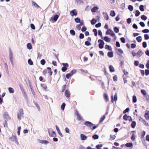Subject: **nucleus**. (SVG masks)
<instances>
[{
  "label": "nucleus",
  "mask_w": 149,
  "mask_h": 149,
  "mask_svg": "<svg viewBox=\"0 0 149 149\" xmlns=\"http://www.w3.org/2000/svg\"><path fill=\"white\" fill-rule=\"evenodd\" d=\"M62 65H63V67L62 68L61 70L63 72H65L67 69V67L69 66L68 64L67 63H62Z\"/></svg>",
  "instance_id": "obj_1"
},
{
  "label": "nucleus",
  "mask_w": 149,
  "mask_h": 149,
  "mask_svg": "<svg viewBox=\"0 0 149 149\" xmlns=\"http://www.w3.org/2000/svg\"><path fill=\"white\" fill-rule=\"evenodd\" d=\"M139 120L140 121L143 123L147 127L149 126L148 123L143 118L139 117Z\"/></svg>",
  "instance_id": "obj_2"
},
{
  "label": "nucleus",
  "mask_w": 149,
  "mask_h": 149,
  "mask_svg": "<svg viewBox=\"0 0 149 149\" xmlns=\"http://www.w3.org/2000/svg\"><path fill=\"white\" fill-rule=\"evenodd\" d=\"M98 42L99 43V47L100 49H102L104 47V42L102 40L99 39L98 40Z\"/></svg>",
  "instance_id": "obj_3"
},
{
  "label": "nucleus",
  "mask_w": 149,
  "mask_h": 149,
  "mask_svg": "<svg viewBox=\"0 0 149 149\" xmlns=\"http://www.w3.org/2000/svg\"><path fill=\"white\" fill-rule=\"evenodd\" d=\"M84 125L92 129V127L93 126V124L91 122L87 121L84 123Z\"/></svg>",
  "instance_id": "obj_4"
},
{
  "label": "nucleus",
  "mask_w": 149,
  "mask_h": 149,
  "mask_svg": "<svg viewBox=\"0 0 149 149\" xmlns=\"http://www.w3.org/2000/svg\"><path fill=\"white\" fill-rule=\"evenodd\" d=\"M10 140L14 141L17 145H19V143L17 141V140L15 136H13L9 138Z\"/></svg>",
  "instance_id": "obj_5"
},
{
  "label": "nucleus",
  "mask_w": 149,
  "mask_h": 149,
  "mask_svg": "<svg viewBox=\"0 0 149 149\" xmlns=\"http://www.w3.org/2000/svg\"><path fill=\"white\" fill-rule=\"evenodd\" d=\"M22 115H23V110L22 109H20L17 114V119L19 120H21V116Z\"/></svg>",
  "instance_id": "obj_6"
},
{
  "label": "nucleus",
  "mask_w": 149,
  "mask_h": 149,
  "mask_svg": "<svg viewBox=\"0 0 149 149\" xmlns=\"http://www.w3.org/2000/svg\"><path fill=\"white\" fill-rule=\"evenodd\" d=\"M58 17L59 16L58 15H56L54 16V17H52L50 18V19L53 22H54L57 20Z\"/></svg>",
  "instance_id": "obj_7"
},
{
  "label": "nucleus",
  "mask_w": 149,
  "mask_h": 149,
  "mask_svg": "<svg viewBox=\"0 0 149 149\" xmlns=\"http://www.w3.org/2000/svg\"><path fill=\"white\" fill-rule=\"evenodd\" d=\"M70 14L72 16H76L77 15V12L75 9L73 10L70 12Z\"/></svg>",
  "instance_id": "obj_8"
},
{
  "label": "nucleus",
  "mask_w": 149,
  "mask_h": 149,
  "mask_svg": "<svg viewBox=\"0 0 149 149\" xmlns=\"http://www.w3.org/2000/svg\"><path fill=\"white\" fill-rule=\"evenodd\" d=\"M4 118L8 120L10 119V118L7 112H5L3 113Z\"/></svg>",
  "instance_id": "obj_9"
},
{
  "label": "nucleus",
  "mask_w": 149,
  "mask_h": 149,
  "mask_svg": "<svg viewBox=\"0 0 149 149\" xmlns=\"http://www.w3.org/2000/svg\"><path fill=\"white\" fill-rule=\"evenodd\" d=\"M38 141L39 143L45 145H47L49 143V142L47 140H41L38 139Z\"/></svg>",
  "instance_id": "obj_10"
},
{
  "label": "nucleus",
  "mask_w": 149,
  "mask_h": 149,
  "mask_svg": "<svg viewBox=\"0 0 149 149\" xmlns=\"http://www.w3.org/2000/svg\"><path fill=\"white\" fill-rule=\"evenodd\" d=\"M143 54V52L142 51V50L140 49L136 53V56L137 57H139L141 56Z\"/></svg>",
  "instance_id": "obj_11"
},
{
  "label": "nucleus",
  "mask_w": 149,
  "mask_h": 149,
  "mask_svg": "<svg viewBox=\"0 0 149 149\" xmlns=\"http://www.w3.org/2000/svg\"><path fill=\"white\" fill-rule=\"evenodd\" d=\"M80 137L81 140L82 141L85 140L87 138V136L83 134H80Z\"/></svg>",
  "instance_id": "obj_12"
},
{
  "label": "nucleus",
  "mask_w": 149,
  "mask_h": 149,
  "mask_svg": "<svg viewBox=\"0 0 149 149\" xmlns=\"http://www.w3.org/2000/svg\"><path fill=\"white\" fill-rule=\"evenodd\" d=\"M65 96L67 97H70V93L68 90H66L65 91Z\"/></svg>",
  "instance_id": "obj_13"
},
{
  "label": "nucleus",
  "mask_w": 149,
  "mask_h": 149,
  "mask_svg": "<svg viewBox=\"0 0 149 149\" xmlns=\"http://www.w3.org/2000/svg\"><path fill=\"white\" fill-rule=\"evenodd\" d=\"M98 9L99 8L97 6H95L91 9V10L92 12L95 13Z\"/></svg>",
  "instance_id": "obj_14"
},
{
  "label": "nucleus",
  "mask_w": 149,
  "mask_h": 149,
  "mask_svg": "<svg viewBox=\"0 0 149 149\" xmlns=\"http://www.w3.org/2000/svg\"><path fill=\"white\" fill-rule=\"evenodd\" d=\"M104 40L107 42H109L111 41V39L110 38H109L107 36H105L104 37Z\"/></svg>",
  "instance_id": "obj_15"
},
{
  "label": "nucleus",
  "mask_w": 149,
  "mask_h": 149,
  "mask_svg": "<svg viewBox=\"0 0 149 149\" xmlns=\"http://www.w3.org/2000/svg\"><path fill=\"white\" fill-rule=\"evenodd\" d=\"M103 14L104 15V18L106 20H108L109 19L108 15L107 13L104 12Z\"/></svg>",
  "instance_id": "obj_16"
},
{
  "label": "nucleus",
  "mask_w": 149,
  "mask_h": 149,
  "mask_svg": "<svg viewBox=\"0 0 149 149\" xmlns=\"http://www.w3.org/2000/svg\"><path fill=\"white\" fill-rule=\"evenodd\" d=\"M13 54H12V51L10 49H9V58H13Z\"/></svg>",
  "instance_id": "obj_17"
},
{
  "label": "nucleus",
  "mask_w": 149,
  "mask_h": 149,
  "mask_svg": "<svg viewBox=\"0 0 149 149\" xmlns=\"http://www.w3.org/2000/svg\"><path fill=\"white\" fill-rule=\"evenodd\" d=\"M8 90L9 92L11 93H13L14 92V89L11 87H9L8 88Z\"/></svg>",
  "instance_id": "obj_18"
},
{
  "label": "nucleus",
  "mask_w": 149,
  "mask_h": 149,
  "mask_svg": "<svg viewBox=\"0 0 149 149\" xmlns=\"http://www.w3.org/2000/svg\"><path fill=\"white\" fill-rule=\"evenodd\" d=\"M109 30H110V32L109 33V35H111L112 37H114L115 36V34L113 31L110 29H109Z\"/></svg>",
  "instance_id": "obj_19"
},
{
  "label": "nucleus",
  "mask_w": 149,
  "mask_h": 149,
  "mask_svg": "<svg viewBox=\"0 0 149 149\" xmlns=\"http://www.w3.org/2000/svg\"><path fill=\"white\" fill-rule=\"evenodd\" d=\"M125 146L128 147H130L133 146V144L132 143H126Z\"/></svg>",
  "instance_id": "obj_20"
},
{
  "label": "nucleus",
  "mask_w": 149,
  "mask_h": 149,
  "mask_svg": "<svg viewBox=\"0 0 149 149\" xmlns=\"http://www.w3.org/2000/svg\"><path fill=\"white\" fill-rule=\"evenodd\" d=\"M109 69L110 71L111 72H114L115 71L114 69V68L111 65H110L109 66Z\"/></svg>",
  "instance_id": "obj_21"
},
{
  "label": "nucleus",
  "mask_w": 149,
  "mask_h": 149,
  "mask_svg": "<svg viewBox=\"0 0 149 149\" xmlns=\"http://www.w3.org/2000/svg\"><path fill=\"white\" fill-rule=\"evenodd\" d=\"M136 39L138 42H140L142 41V37L141 36H139L136 38Z\"/></svg>",
  "instance_id": "obj_22"
},
{
  "label": "nucleus",
  "mask_w": 149,
  "mask_h": 149,
  "mask_svg": "<svg viewBox=\"0 0 149 149\" xmlns=\"http://www.w3.org/2000/svg\"><path fill=\"white\" fill-rule=\"evenodd\" d=\"M27 47L28 49H32V46L31 43H28L27 45Z\"/></svg>",
  "instance_id": "obj_23"
},
{
  "label": "nucleus",
  "mask_w": 149,
  "mask_h": 149,
  "mask_svg": "<svg viewBox=\"0 0 149 149\" xmlns=\"http://www.w3.org/2000/svg\"><path fill=\"white\" fill-rule=\"evenodd\" d=\"M136 123L135 121H133L132 123L131 124V127L132 128H135V127L136 126Z\"/></svg>",
  "instance_id": "obj_24"
},
{
  "label": "nucleus",
  "mask_w": 149,
  "mask_h": 149,
  "mask_svg": "<svg viewBox=\"0 0 149 149\" xmlns=\"http://www.w3.org/2000/svg\"><path fill=\"white\" fill-rule=\"evenodd\" d=\"M108 56L110 58L112 57L113 56V53L112 52H109L107 53Z\"/></svg>",
  "instance_id": "obj_25"
},
{
  "label": "nucleus",
  "mask_w": 149,
  "mask_h": 149,
  "mask_svg": "<svg viewBox=\"0 0 149 149\" xmlns=\"http://www.w3.org/2000/svg\"><path fill=\"white\" fill-rule=\"evenodd\" d=\"M47 69L48 70V73L50 74V75H51L52 74V72L51 71V69L50 67H47Z\"/></svg>",
  "instance_id": "obj_26"
},
{
  "label": "nucleus",
  "mask_w": 149,
  "mask_h": 149,
  "mask_svg": "<svg viewBox=\"0 0 149 149\" xmlns=\"http://www.w3.org/2000/svg\"><path fill=\"white\" fill-rule=\"evenodd\" d=\"M22 94L24 97L25 99L26 100V101H28V97L27 95L26 94L25 92H24V93H22Z\"/></svg>",
  "instance_id": "obj_27"
},
{
  "label": "nucleus",
  "mask_w": 149,
  "mask_h": 149,
  "mask_svg": "<svg viewBox=\"0 0 149 149\" xmlns=\"http://www.w3.org/2000/svg\"><path fill=\"white\" fill-rule=\"evenodd\" d=\"M131 139L132 141H134L135 139V135L134 134H132L131 138Z\"/></svg>",
  "instance_id": "obj_28"
},
{
  "label": "nucleus",
  "mask_w": 149,
  "mask_h": 149,
  "mask_svg": "<svg viewBox=\"0 0 149 149\" xmlns=\"http://www.w3.org/2000/svg\"><path fill=\"white\" fill-rule=\"evenodd\" d=\"M105 48L106 49H107L108 50H112V48H111V47L109 45H106L105 46Z\"/></svg>",
  "instance_id": "obj_29"
},
{
  "label": "nucleus",
  "mask_w": 149,
  "mask_h": 149,
  "mask_svg": "<svg viewBox=\"0 0 149 149\" xmlns=\"http://www.w3.org/2000/svg\"><path fill=\"white\" fill-rule=\"evenodd\" d=\"M110 15L112 17H114L115 15V12L114 10H111L110 12Z\"/></svg>",
  "instance_id": "obj_30"
},
{
  "label": "nucleus",
  "mask_w": 149,
  "mask_h": 149,
  "mask_svg": "<svg viewBox=\"0 0 149 149\" xmlns=\"http://www.w3.org/2000/svg\"><path fill=\"white\" fill-rule=\"evenodd\" d=\"M130 116H127L126 114H125L123 117V119L125 120H127L129 119Z\"/></svg>",
  "instance_id": "obj_31"
},
{
  "label": "nucleus",
  "mask_w": 149,
  "mask_h": 149,
  "mask_svg": "<svg viewBox=\"0 0 149 149\" xmlns=\"http://www.w3.org/2000/svg\"><path fill=\"white\" fill-rule=\"evenodd\" d=\"M145 118L147 120H149V116L148 113H146L145 114Z\"/></svg>",
  "instance_id": "obj_32"
},
{
  "label": "nucleus",
  "mask_w": 149,
  "mask_h": 149,
  "mask_svg": "<svg viewBox=\"0 0 149 149\" xmlns=\"http://www.w3.org/2000/svg\"><path fill=\"white\" fill-rule=\"evenodd\" d=\"M114 32L116 33H118L119 32V29L117 27H115L113 28Z\"/></svg>",
  "instance_id": "obj_33"
},
{
  "label": "nucleus",
  "mask_w": 149,
  "mask_h": 149,
  "mask_svg": "<svg viewBox=\"0 0 149 149\" xmlns=\"http://www.w3.org/2000/svg\"><path fill=\"white\" fill-rule=\"evenodd\" d=\"M28 63L29 65H32L33 64V63L32 61L30 59H29L28 60Z\"/></svg>",
  "instance_id": "obj_34"
},
{
  "label": "nucleus",
  "mask_w": 149,
  "mask_h": 149,
  "mask_svg": "<svg viewBox=\"0 0 149 149\" xmlns=\"http://www.w3.org/2000/svg\"><path fill=\"white\" fill-rule=\"evenodd\" d=\"M77 70H72L70 73L72 76L74 74H75Z\"/></svg>",
  "instance_id": "obj_35"
},
{
  "label": "nucleus",
  "mask_w": 149,
  "mask_h": 149,
  "mask_svg": "<svg viewBox=\"0 0 149 149\" xmlns=\"http://www.w3.org/2000/svg\"><path fill=\"white\" fill-rule=\"evenodd\" d=\"M77 119L78 120H81L82 119V117L79 114H77Z\"/></svg>",
  "instance_id": "obj_36"
},
{
  "label": "nucleus",
  "mask_w": 149,
  "mask_h": 149,
  "mask_svg": "<svg viewBox=\"0 0 149 149\" xmlns=\"http://www.w3.org/2000/svg\"><path fill=\"white\" fill-rule=\"evenodd\" d=\"M97 22V21L95 19H93L91 21V23L92 24L94 25Z\"/></svg>",
  "instance_id": "obj_37"
},
{
  "label": "nucleus",
  "mask_w": 149,
  "mask_h": 149,
  "mask_svg": "<svg viewBox=\"0 0 149 149\" xmlns=\"http://www.w3.org/2000/svg\"><path fill=\"white\" fill-rule=\"evenodd\" d=\"M92 138L94 139H98L99 138L97 134H94L92 136Z\"/></svg>",
  "instance_id": "obj_38"
},
{
  "label": "nucleus",
  "mask_w": 149,
  "mask_h": 149,
  "mask_svg": "<svg viewBox=\"0 0 149 149\" xmlns=\"http://www.w3.org/2000/svg\"><path fill=\"white\" fill-rule=\"evenodd\" d=\"M132 101L134 103H135L137 101V99L136 96L134 95L133 96Z\"/></svg>",
  "instance_id": "obj_39"
},
{
  "label": "nucleus",
  "mask_w": 149,
  "mask_h": 149,
  "mask_svg": "<svg viewBox=\"0 0 149 149\" xmlns=\"http://www.w3.org/2000/svg\"><path fill=\"white\" fill-rule=\"evenodd\" d=\"M105 118H106V117H105V116L104 115L102 117H101L100 118V120L99 121V122L100 123H101L105 119Z\"/></svg>",
  "instance_id": "obj_40"
},
{
  "label": "nucleus",
  "mask_w": 149,
  "mask_h": 149,
  "mask_svg": "<svg viewBox=\"0 0 149 149\" xmlns=\"http://www.w3.org/2000/svg\"><path fill=\"white\" fill-rule=\"evenodd\" d=\"M74 21L77 23L80 22V19L79 17H77L74 19Z\"/></svg>",
  "instance_id": "obj_41"
},
{
  "label": "nucleus",
  "mask_w": 149,
  "mask_h": 149,
  "mask_svg": "<svg viewBox=\"0 0 149 149\" xmlns=\"http://www.w3.org/2000/svg\"><path fill=\"white\" fill-rule=\"evenodd\" d=\"M32 5L33 6H34L36 8H39V6L35 2L33 1L32 2Z\"/></svg>",
  "instance_id": "obj_42"
},
{
  "label": "nucleus",
  "mask_w": 149,
  "mask_h": 149,
  "mask_svg": "<svg viewBox=\"0 0 149 149\" xmlns=\"http://www.w3.org/2000/svg\"><path fill=\"white\" fill-rule=\"evenodd\" d=\"M128 9L130 11H132L133 9V6L131 5H130L128 7Z\"/></svg>",
  "instance_id": "obj_43"
},
{
  "label": "nucleus",
  "mask_w": 149,
  "mask_h": 149,
  "mask_svg": "<svg viewBox=\"0 0 149 149\" xmlns=\"http://www.w3.org/2000/svg\"><path fill=\"white\" fill-rule=\"evenodd\" d=\"M141 18L143 20H146L147 19V17L144 15H143L141 16Z\"/></svg>",
  "instance_id": "obj_44"
},
{
  "label": "nucleus",
  "mask_w": 149,
  "mask_h": 149,
  "mask_svg": "<svg viewBox=\"0 0 149 149\" xmlns=\"http://www.w3.org/2000/svg\"><path fill=\"white\" fill-rule=\"evenodd\" d=\"M144 6L143 5H141L139 6V9L141 11H143L144 10Z\"/></svg>",
  "instance_id": "obj_45"
},
{
  "label": "nucleus",
  "mask_w": 149,
  "mask_h": 149,
  "mask_svg": "<svg viewBox=\"0 0 149 149\" xmlns=\"http://www.w3.org/2000/svg\"><path fill=\"white\" fill-rule=\"evenodd\" d=\"M93 32H94V34L95 36L97 35V31L96 29H94L93 30Z\"/></svg>",
  "instance_id": "obj_46"
},
{
  "label": "nucleus",
  "mask_w": 149,
  "mask_h": 149,
  "mask_svg": "<svg viewBox=\"0 0 149 149\" xmlns=\"http://www.w3.org/2000/svg\"><path fill=\"white\" fill-rule=\"evenodd\" d=\"M65 106V104L64 103H63L61 105V108L62 110H64Z\"/></svg>",
  "instance_id": "obj_47"
},
{
  "label": "nucleus",
  "mask_w": 149,
  "mask_h": 149,
  "mask_svg": "<svg viewBox=\"0 0 149 149\" xmlns=\"http://www.w3.org/2000/svg\"><path fill=\"white\" fill-rule=\"evenodd\" d=\"M35 104V105L37 107L38 111H40V107L39 106V105L36 102H34Z\"/></svg>",
  "instance_id": "obj_48"
},
{
  "label": "nucleus",
  "mask_w": 149,
  "mask_h": 149,
  "mask_svg": "<svg viewBox=\"0 0 149 149\" xmlns=\"http://www.w3.org/2000/svg\"><path fill=\"white\" fill-rule=\"evenodd\" d=\"M140 12L138 10H136V13L135 14V15L136 17H138L140 14Z\"/></svg>",
  "instance_id": "obj_49"
},
{
  "label": "nucleus",
  "mask_w": 149,
  "mask_h": 149,
  "mask_svg": "<svg viewBox=\"0 0 149 149\" xmlns=\"http://www.w3.org/2000/svg\"><path fill=\"white\" fill-rule=\"evenodd\" d=\"M76 1L77 4H80L83 3V2L82 0H77Z\"/></svg>",
  "instance_id": "obj_50"
},
{
  "label": "nucleus",
  "mask_w": 149,
  "mask_h": 149,
  "mask_svg": "<svg viewBox=\"0 0 149 149\" xmlns=\"http://www.w3.org/2000/svg\"><path fill=\"white\" fill-rule=\"evenodd\" d=\"M30 87L31 90V91L32 94L33 95L34 97H35V96H36V95H35V92H34V90L32 89V86H30Z\"/></svg>",
  "instance_id": "obj_51"
},
{
  "label": "nucleus",
  "mask_w": 149,
  "mask_h": 149,
  "mask_svg": "<svg viewBox=\"0 0 149 149\" xmlns=\"http://www.w3.org/2000/svg\"><path fill=\"white\" fill-rule=\"evenodd\" d=\"M70 33L72 36L75 35V32L73 30H71L70 31Z\"/></svg>",
  "instance_id": "obj_52"
},
{
  "label": "nucleus",
  "mask_w": 149,
  "mask_h": 149,
  "mask_svg": "<svg viewBox=\"0 0 149 149\" xmlns=\"http://www.w3.org/2000/svg\"><path fill=\"white\" fill-rule=\"evenodd\" d=\"M104 98H105V100H106V101H108L109 99V98L108 97L107 95L106 94H104Z\"/></svg>",
  "instance_id": "obj_53"
},
{
  "label": "nucleus",
  "mask_w": 149,
  "mask_h": 149,
  "mask_svg": "<svg viewBox=\"0 0 149 149\" xmlns=\"http://www.w3.org/2000/svg\"><path fill=\"white\" fill-rule=\"evenodd\" d=\"M142 46L143 48H145L147 47V43L146 42H143L142 43Z\"/></svg>",
  "instance_id": "obj_54"
},
{
  "label": "nucleus",
  "mask_w": 149,
  "mask_h": 149,
  "mask_svg": "<svg viewBox=\"0 0 149 149\" xmlns=\"http://www.w3.org/2000/svg\"><path fill=\"white\" fill-rule=\"evenodd\" d=\"M141 93L144 95H145L146 94V92L145 90H141Z\"/></svg>",
  "instance_id": "obj_55"
},
{
  "label": "nucleus",
  "mask_w": 149,
  "mask_h": 149,
  "mask_svg": "<svg viewBox=\"0 0 149 149\" xmlns=\"http://www.w3.org/2000/svg\"><path fill=\"white\" fill-rule=\"evenodd\" d=\"M66 88V85H64L62 87V92H63L65 91V89Z\"/></svg>",
  "instance_id": "obj_56"
},
{
  "label": "nucleus",
  "mask_w": 149,
  "mask_h": 149,
  "mask_svg": "<svg viewBox=\"0 0 149 149\" xmlns=\"http://www.w3.org/2000/svg\"><path fill=\"white\" fill-rule=\"evenodd\" d=\"M142 32L143 33H148L149 32V30L148 29H144L142 30Z\"/></svg>",
  "instance_id": "obj_57"
},
{
  "label": "nucleus",
  "mask_w": 149,
  "mask_h": 149,
  "mask_svg": "<svg viewBox=\"0 0 149 149\" xmlns=\"http://www.w3.org/2000/svg\"><path fill=\"white\" fill-rule=\"evenodd\" d=\"M45 61L44 59H42L40 61V63L42 65H43L45 64Z\"/></svg>",
  "instance_id": "obj_58"
},
{
  "label": "nucleus",
  "mask_w": 149,
  "mask_h": 149,
  "mask_svg": "<svg viewBox=\"0 0 149 149\" xmlns=\"http://www.w3.org/2000/svg\"><path fill=\"white\" fill-rule=\"evenodd\" d=\"M146 134V132L144 131H143L141 134V137L143 138Z\"/></svg>",
  "instance_id": "obj_59"
},
{
  "label": "nucleus",
  "mask_w": 149,
  "mask_h": 149,
  "mask_svg": "<svg viewBox=\"0 0 149 149\" xmlns=\"http://www.w3.org/2000/svg\"><path fill=\"white\" fill-rule=\"evenodd\" d=\"M72 75L69 73L67 74L66 75V77L67 79H69L70 77H71Z\"/></svg>",
  "instance_id": "obj_60"
},
{
  "label": "nucleus",
  "mask_w": 149,
  "mask_h": 149,
  "mask_svg": "<svg viewBox=\"0 0 149 149\" xmlns=\"http://www.w3.org/2000/svg\"><path fill=\"white\" fill-rule=\"evenodd\" d=\"M116 136L114 135H110V139L111 140L114 139L116 138Z\"/></svg>",
  "instance_id": "obj_61"
},
{
  "label": "nucleus",
  "mask_w": 149,
  "mask_h": 149,
  "mask_svg": "<svg viewBox=\"0 0 149 149\" xmlns=\"http://www.w3.org/2000/svg\"><path fill=\"white\" fill-rule=\"evenodd\" d=\"M84 35L82 33H80L79 34V38L80 39H83L84 38Z\"/></svg>",
  "instance_id": "obj_62"
},
{
  "label": "nucleus",
  "mask_w": 149,
  "mask_h": 149,
  "mask_svg": "<svg viewBox=\"0 0 149 149\" xmlns=\"http://www.w3.org/2000/svg\"><path fill=\"white\" fill-rule=\"evenodd\" d=\"M120 40L121 42L122 43H124L125 42V38H124L122 37V38H120Z\"/></svg>",
  "instance_id": "obj_63"
},
{
  "label": "nucleus",
  "mask_w": 149,
  "mask_h": 149,
  "mask_svg": "<svg viewBox=\"0 0 149 149\" xmlns=\"http://www.w3.org/2000/svg\"><path fill=\"white\" fill-rule=\"evenodd\" d=\"M144 36L145 40H148L149 39V36L148 34H145Z\"/></svg>",
  "instance_id": "obj_64"
}]
</instances>
